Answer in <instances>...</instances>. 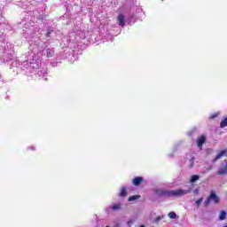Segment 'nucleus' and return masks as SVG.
<instances>
[{
  "label": "nucleus",
  "instance_id": "nucleus-1",
  "mask_svg": "<svg viewBox=\"0 0 227 227\" xmlns=\"http://www.w3.org/2000/svg\"><path fill=\"white\" fill-rule=\"evenodd\" d=\"M191 190H172V191H166V190H156V194L160 198H171V197H178V196H185V194H189Z\"/></svg>",
  "mask_w": 227,
  "mask_h": 227
},
{
  "label": "nucleus",
  "instance_id": "nucleus-2",
  "mask_svg": "<svg viewBox=\"0 0 227 227\" xmlns=\"http://www.w3.org/2000/svg\"><path fill=\"white\" fill-rule=\"evenodd\" d=\"M214 201V203L215 205H218L220 199L217 196V194H215V192L211 191L210 195L207 197V199L205 200L204 204L205 207H208L210 205V202Z\"/></svg>",
  "mask_w": 227,
  "mask_h": 227
},
{
  "label": "nucleus",
  "instance_id": "nucleus-3",
  "mask_svg": "<svg viewBox=\"0 0 227 227\" xmlns=\"http://www.w3.org/2000/svg\"><path fill=\"white\" fill-rule=\"evenodd\" d=\"M227 150L223 149L218 153V154L213 159V162H216V160H219L222 157H224L226 155Z\"/></svg>",
  "mask_w": 227,
  "mask_h": 227
},
{
  "label": "nucleus",
  "instance_id": "nucleus-4",
  "mask_svg": "<svg viewBox=\"0 0 227 227\" xmlns=\"http://www.w3.org/2000/svg\"><path fill=\"white\" fill-rule=\"evenodd\" d=\"M207 141V138L205 137V136H200L198 139H197V145L199 148H203V145H205V142Z\"/></svg>",
  "mask_w": 227,
  "mask_h": 227
},
{
  "label": "nucleus",
  "instance_id": "nucleus-5",
  "mask_svg": "<svg viewBox=\"0 0 227 227\" xmlns=\"http://www.w3.org/2000/svg\"><path fill=\"white\" fill-rule=\"evenodd\" d=\"M117 22L119 26H121V27L125 26V16L122 13L118 15Z\"/></svg>",
  "mask_w": 227,
  "mask_h": 227
},
{
  "label": "nucleus",
  "instance_id": "nucleus-6",
  "mask_svg": "<svg viewBox=\"0 0 227 227\" xmlns=\"http://www.w3.org/2000/svg\"><path fill=\"white\" fill-rule=\"evenodd\" d=\"M143 180L142 176H137L132 180V184L135 186L141 185V184H143Z\"/></svg>",
  "mask_w": 227,
  "mask_h": 227
},
{
  "label": "nucleus",
  "instance_id": "nucleus-7",
  "mask_svg": "<svg viewBox=\"0 0 227 227\" xmlns=\"http://www.w3.org/2000/svg\"><path fill=\"white\" fill-rule=\"evenodd\" d=\"M217 175H219L220 176H223V175H227V162L224 167H222L218 169Z\"/></svg>",
  "mask_w": 227,
  "mask_h": 227
},
{
  "label": "nucleus",
  "instance_id": "nucleus-8",
  "mask_svg": "<svg viewBox=\"0 0 227 227\" xmlns=\"http://www.w3.org/2000/svg\"><path fill=\"white\" fill-rule=\"evenodd\" d=\"M44 56H46V58H52V56H54V51H52L51 48H48L44 52Z\"/></svg>",
  "mask_w": 227,
  "mask_h": 227
},
{
  "label": "nucleus",
  "instance_id": "nucleus-9",
  "mask_svg": "<svg viewBox=\"0 0 227 227\" xmlns=\"http://www.w3.org/2000/svg\"><path fill=\"white\" fill-rule=\"evenodd\" d=\"M119 196L121 198H125V196H127V188L122 187L120 193H119Z\"/></svg>",
  "mask_w": 227,
  "mask_h": 227
},
{
  "label": "nucleus",
  "instance_id": "nucleus-10",
  "mask_svg": "<svg viewBox=\"0 0 227 227\" xmlns=\"http://www.w3.org/2000/svg\"><path fill=\"white\" fill-rule=\"evenodd\" d=\"M197 180H200V176L193 175L190 179V184H194V182H197Z\"/></svg>",
  "mask_w": 227,
  "mask_h": 227
},
{
  "label": "nucleus",
  "instance_id": "nucleus-11",
  "mask_svg": "<svg viewBox=\"0 0 227 227\" xmlns=\"http://www.w3.org/2000/svg\"><path fill=\"white\" fill-rule=\"evenodd\" d=\"M219 219L220 221H224V219H226V211L223 210L220 212Z\"/></svg>",
  "mask_w": 227,
  "mask_h": 227
},
{
  "label": "nucleus",
  "instance_id": "nucleus-12",
  "mask_svg": "<svg viewBox=\"0 0 227 227\" xmlns=\"http://www.w3.org/2000/svg\"><path fill=\"white\" fill-rule=\"evenodd\" d=\"M139 198H141V195H133L128 199V201H136V200H139Z\"/></svg>",
  "mask_w": 227,
  "mask_h": 227
},
{
  "label": "nucleus",
  "instance_id": "nucleus-13",
  "mask_svg": "<svg viewBox=\"0 0 227 227\" xmlns=\"http://www.w3.org/2000/svg\"><path fill=\"white\" fill-rule=\"evenodd\" d=\"M224 127H227V118L223 119V120L220 122V128H221V129H224Z\"/></svg>",
  "mask_w": 227,
  "mask_h": 227
},
{
  "label": "nucleus",
  "instance_id": "nucleus-14",
  "mask_svg": "<svg viewBox=\"0 0 227 227\" xmlns=\"http://www.w3.org/2000/svg\"><path fill=\"white\" fill-rule=\"evenodd\" d=\"M168 217L170 218V219H176V213H175V212H170V213H168Z\"/></svg>",
  "mask_w": 227,
  "mask_h": 227
},
{
  "label": "nucleus",
  "instance_id": "nucleus-15",
  "mask_svg": "<svg viewBox=\"0 0 227 227\" xmlns=\"http://www.w3.org/2000/svg\"><path fill=\"white\" fill-rule=\"evenodd\" d=\"M197 207H200L203 203V198L199 199L196 202Z\"/></svg>",
  "mask_w": 227,
  "mask_h": 227
},
{
  "label": "nucleus",
  "instance_id": "nucleus-16",
  "mask_svg": "<svg viewBox=\"0 0 227 227\" xmlns=\"http://www.w3.org/2000/svg\"><path fill=\"white\" fill-rule=\"evenodd\" d=\"M217 116H219V114H213L209 116V120H215V118H217Z\"/></svg>",
  "mask_w": 227,
  "mask_h": 227
},
{
  "label": "nucleus",
  "instance_id": "nucleus-17",
  "mask_svg": "<svg viewBox=\"0 0 227 227\" xmlns=\"http://www.w3.org/2000/svg\"><path fill=\"white\" fill-rule=\"evenodd\" d=\"M113 210H118L120 209V204H114L113 207H112Z\"/></svg>",
  "mask_w": 227,
  "mask_h": 227
},
{
  "label": "nucleus",
  "instance_id": "nucleus-18",
  "mask_svg": "<svg viewBox=\"0 0 227 227\" xmlns=\"http://www.w3.org/2000/svg\"><path fill=\"white\" fill-rule=\"evenodd\" d=\"M162 218H160V216H157L155 219V223H159V221H160Z\"/></svg>",
  "mask_w": 227,
  "mask_h": 227
},
{
  "label": "nucleus",
  "instance_id": "nucleus-19",
  "mask_svg": "<svg viewBox=\"0 0 227 227\" xmlns=\"http://www.w3.org/2000/svg\"><path fill=\"white\" fill-rule=\"evenodd\" d=\"M45 36H46L47 38H49V36H51V32H47V33L45 34Z\"/></svg>",
  "mask_w": 227,
  "mask_h": 227
},
{
  "label": "nucleus",
  "instance_id": "nucleus-20",
  "mask_svg": "<svg viewBox=\"0 0 227 227\" xmlns=\"http://www.w3.org/2000/svg\"><path fill=\"white\" fill-rule=\"evenodd\" d=\"M140 227H145V225H141Z\"/></svg>",
  "mask_w": 227,
  "mask_h": 227
}]
</instances>
